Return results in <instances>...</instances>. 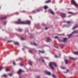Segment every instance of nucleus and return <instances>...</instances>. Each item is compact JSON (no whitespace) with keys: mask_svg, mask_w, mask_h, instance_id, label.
<instances>
[{"mask_svg":"<svg viewBox=\"0 0 78 78\" xmlns=\"http://www.w3.org/2000/svg\"><path fill=\"white\" fill-rule=\"evenodd\" d=\"M19 30L20 32H21L22 31V30L21 29H19Z\"/></svg>","mask_w":78,"mask_h":78,"instance_id":"27","label":"nucleus"},{"mask_svg":"<svg viewBox=\"0 0 78 78\" xmlns=\"http://www.w3.org/2000/svg\"><path fill=\"white\" fill-rule=\"evenodd\" d=\"M13 63L14 65H16V63L14 61H13Z\"/></svg>","mask_w":78,"mask_h":78,"instance_id":"28","label":"nucleus"},{"mask_svg":"<svg viewBox=\"0 0 78 78\" xmlns=\"http://www.w3.org/2000/svg\"><path fill=\"white\" fill-rule=\"evenodd\" d=\"M0 8H1V7H0Z\"/></svg>","mask_w":78,"mask_h":78,"instance_id":"51","label":"nucleus"},{"mask_svg":"<svg viewBox=\"0 0 78 78\" xmlns=\"http://www.w3.org/2000/svg\"><path fill=\"white\" fill-rule=\"evenodd\" d=\"M32 36V35H30V38H32V37H31Z\"/></svg>","mask_w":78,"mask_h":78,"instance_id":"47","label":"nucleus"},{"mask_svg":"<svg viewBox=\"0 0 78 78\" xmlns=\"http://www.w3.org/2000/svg\"><path fill=\"white\" fill-rule=\"evenodd\" d=\"M50 12L52 14H54V12L51 9H49Z\"/></svg>","mask_w":78,"mask_h":78,"instance_id":"8","label":"nucleus"},{"mask_svg":"<svg viewBox=\"0 0 78 78\" xmlns=\"http://www.w3.org/2000/svg\"><path fill=\"white\" fill-rule=\"evenodd\" d=\"M10 71L9 69L8 68H7L6 69V71L7 72H8L9 71Z\"/></svg>","mask_w":78,"mask_h":78,"instance_id":"25","label":"nucleus"},{"mask_svg":"<svg viewBox=\"0 0 78 78\" xmlns=\"http://www.w3.org/2000/svg\"><path fill=\"white\" fill-rule=\"evenodd\" d=\"M9 75L10 76H11L12 75V74H9Z\"/></svg>","mask_w":78,"mask_h":78,"instance_id":"31","label":"nucleus"},{"mask_svg":"<svg viewBox=\"0 0 78 78\" xmlns=\"http://www.w3.org/2000/svg\"><path fill=\"white\" fill-rule=\"evenodd\" d=\"M64 73H67L66 72H64Z\"/></svg>","mask_w":78,"mask_h":78,"instance_id":"48","label":"nucleus"},{"mask_svg":"<svg viewBox=\"0 0 78 78\" xmlns=\"http://www.w3.org/2000/svg\"><path fill=\"white\" fill-rule=\"evenodd\" d=\"M66 71L67 72H69V69H67Z\"/></svg>","mask_w":78,"mask_h":78,"instance_id":"43","label":"nucleus"},{"mask_svg":"<svg viewBox=\"0 0 78 78\" xmlns=\"http://www.w3.org/2000/svg\"><path fill=\"white\" fill-rule=\"evenodd\" d=\"M24 72V71H22L21 69H20L18 72H17V73L18 74H20L21 73V72Z\"/></svg>","mask_w":78,"mask_h":78,"instance_id":"6","label":"nucleus"},{"mask_svg":"<svg viewBox=\"0 0 78 78\" xmlns=\"http://www.w3.org/2000/svg\"><path fill=\"white\" fill-rule=\"evenodd\" d=\"M44 73L49 75H51V73L50 72H49L48 71H45Z\"/></svg>","mask_w":78,"mask_h":78,"instance_id":"5","label":"nucleus"},{"mask_svg":"<svg viewBox=\"0 0 78 78\" xmlns=\"http://www.w3.org/2000/svg\"><path fill=\"white\" fill-rule=\"evenodd\" d=\"M20 60H22L23 59V58H20Z\"/></svg>","mask_w":78,"mask_h":78,"instance_id":"45","label":"nucleus"},{"mask_svg":"<svg viewBox=\"0 0 78 78\" xmlns=\"http://www.w3.org/2000/svg\"><path fill=\"white\" fill-rule=\"evenodd\" d=\"M20 66H23V64H21V63H20Z\"/></svg>","mask_w":78,"mask_h":78,"instance_id":"34","label":"nucleus"},{"mask_svg":"<svg viewBox=\"0 0 78 78\" xmlns=\"http://www.w3.org/2000/svg\"><path fill=\"white\" fill-rule=\"evenodd\" d=\"M68 78H70L69 77H68Z\"/></svg>","mask_w":78,"mask_h":78,"instance_id":"50","label":"nucleus"},{"mask_svg":"<svg viewBox=\"0 0 78 78\" xmlns=\"http://www.w3.org/2000/svg\"><path fill=\"white\" fill-rule=\"evenodd\" d=\"M55 39H57V38H58V36H55Z\"/></svg>","mask_w":78,"mask_h":78,"instance_id":"29","label":"nucleus"},{"mask_svg":"<svg viewBox=\"0 0 78 78\" xmlns=\"http://www.w3.org/2000/svg\"><path fill=\"white\" fill-rule=\"evenodd\" d=\"M21 39L22 40H24V38H21Z\"/></svg>","mask_w":78,"mask_h":78,"instance_id":"39","label":"nucleus"},{"mask_svg":"<svg viewBox=\"0 0 78 78\" xmlns=\"http://www.w3.org/2000/svg\"><path fill=\"white\" fill-rule=\"evenodd\" d=\"M41 60H42V61L43 62H44V60H43V59H42V58H41Z\"/></svg>","mask_w":78,"mask_h":78,"instance_id":"37","label":"nucleus"},{"mask_svg":"<svg viewBox=\"0 0 78 78\" xmlns=\"http://www.w3.org/2000/svg\"><path fill=\"white\" fill-rule=\"evenodd\" d=\"M55 58H58V56H57V55H55Z\"/></svg>","mask_w":78,"mask_h":78,"instance_id":"44","label":"nucleus"},{"mask_svg":"<svg viewBox=\"0 0 78 78\" xmlns=\"http://www.w3.org/2000/svg\"><path fill=\"white\" fill-rule=\"evenodd\" d=\"M29 63L30 66H32V63H33V62H31V61H29Z\"/></svg>","mask_w":78,"mask_h":78,"instance_id":"17","label":"nucleus"},{"mask_svg":"<svg viewBox=\"0 0 78 78\" xmlns=\"http://www.w3.org/2000/svg\"><path fill=\"white\" fill-rule=\"evenodd\" d=\"M14 44L15 45H19V43L18 42H14Z\"/></svg>","mask_w":78,"mask_h":78,"instance_id":"15","label":"nucleus"},{"mask_svg":"<svg viewBox=\"0 0 78 78\" xmlns=\"http://www.w3.org/2000/svg\"><path fill=\"white\" fill-rule=\"evenodd\" d=\"M29 52L30 53H32V51L30 50H29Z\"/></svg>","mask_w":78,"mask_h":78,"instance_id":"41","label":"nucleus"},{"mask_svg":"<svg viewBox=\"0 0 78 78\" xmlns=\"http://www.w3.org/2000/svg\"><path fill=\"white\" fill-rule=\"evenodd\" d=\"M78 33V31L76 30L73 31V32L72 33V34H76V33Z\"/></svg>","mask_w":78,"mask_h":78,"instance_id":"14","label":"nucleus"},{"mask_svg":"<svg viewBox=\"0 0 78 78\" xmlns=\"http://www.w3.org/2000/svg\"><path fill=\"white\" fill-rule=\"evenodd\" d=\"M51 41V40L50 38L48 37L47 38L46 41L47 42H50Z\"/></svg>","mask_w":78,"mask_h":78,"instance_id":"10","label":"nucleus"},{"mask_svg":"<svg viewBox=\"0 0 78 78\" xmlns=\"http://www.w3.org/2000/svg\"><path fill=\"white\" fill-rule=\"evenodd\" d=\"M53 65L56 67H57V64L55 62H51L49 63V66L53 70H55V69L53 67Z\"/></svg>","mask_w":78,"mask_h":78,"instance_id":"2","label":"nucleus"},{"mask_svg":"<svg viewBox=\"0 0 78 78\" xmlns=\"http://www.w3.org/2000/svg\"><path fill=\"white\" fill-rule=\"evenodd\" d=\"M72 34H73L72 33L70 34H69L68 35L69 38H70L72 37H73Z\"/></svg>","mask_w":78,"mask_h":78,"instance_id":"11","label":"nucleus"},{"mask_svg":"<svg viewBox=\"0 0 78 78\" xmlns=\"http://www.w3.org/2000/svg\"><path fill=\"white\" fill-rule=\"evenodd\" d=\"M72 2L73 4L76 7H78V5L76 3L74 0H72Z\"/></svg>","mask_w":78,"mask_h":78,"instance_id":"3","label":"nucleus"},{"mask_svg":"<svg viewBox=\"0 0 78 78\" xmlns=\"http://www.w3.org/2000/svg\"><path fill=\"white\" fill-rule=\"evenodd\" d=\"M35 12V10H33V11H32V12Z\"/></svg>","mask_w":78,"mask_h":78,"instance_id":"46","label":"nucleus"},{"mask_svg":"<svg viewBox=\"0 0 78 78\" xmlns=\"http://www.w3.org/2000/svg\"><path fill=\"white\" fill-rule=\"evenodd\" d=\"M7 18V16H5L4 17H0V19L1 20H2L6 19Z\"/></svg>","mask_w":78,"mask_h":78,"instance_id":"9","label":"nucleus"},{"mask_svg":"<svg viewBox=\"0 0 78 78\" xmlns=\"http://www.w3.org/2000/svg\"><path fill=\"white\" fill-rule=\"evenodd\" d=\"M51 0H48L45 2V3L48 4L49 3H51Z\"/></svg>","mask_w":78,"mask_h":78,"instance_id":"7","label":"nucleus"},{"mask_svg":"<svg viewBox=\"0 0 78 78\" xmlns=\"http://www.w3.org/2000/svg\"><path fill=\"white\" fill-rule=\"evenodd\" d=\"M34 45H35V46L37 45V44L35 43H34Z\"/></svg>","mask_w":78,"mask_h":78,"instance_id":"30","label":"nucleus"},{"mask_svg":"<svg viewBox=\"0 0 78 78\" xmlns=\"http://www.w3.org/2000/svg\"><path fill=\"white\" fill-rule=\"evenodd\" d=\"M65 63H66V64H68V63L69 62V61H68V60L67 59H65Z\"/></svg>","mask_w":78,"mask_h":78,"instance_id":"16","label":"nucleus"},{"mask_svg":"<svg viewBox=\"0 0 78 78\" xmlns=\"http://www.w3.org/2000/svg\"><path fill=\"white\" fill-rule=\"evenodd\" d=\"M70 58L72 60H75V59L71 57H70Z\"/></svg>","mask_w":78,"mask_h":78,"instance_id":"26","label":"nucleus"},{"mask_svg":"<svg viewBox=\"0 0 78 78\" xmlns=\"http://www.w3.org/2000/svg\"><path fill=\"white\" fill-rule=\"evenodd\" d=\"M8 42H12V41H8Z\"/></svg>","mask_w":78,"mask_h":78,"instance_id":"36","label":"nucleus"},{"mask_svg":"<svg viewBox=\"0 0 78 78\" xmlns=\"http://www.w3.org/2000/svg\"><path fill=\"white\" fill-rule=\"evenodd\" d=\"M68 13H69L70 14H73V13L72 12H69Z\"/></svg>","mask_w":78,"mask_h":78,"instance_id":"24","label":"nucleus"},{"mask_svg":"<svg viewBox=\"0 0 78 78\" xmlns=\"http://www.w3.org/2000/svg\"><path fill=\"white\" fill-rule=\"evenodd\" d=\"M74 54L76 55H78V51H75L73 52Z\"/></svg>","mask_w":78,"mask_h":78,"instance_id":"19","label":"nucleus"},{"mask_svg":"<svg viewBox=\"0 0 78 78\" xmlns=\"http://www.w3.org/2000/svg\"><path fill=\"white\" fill-rule=\"evenodd\" d=\"M39 52H40L42 53H44V51H39Z\"/></svg>","mask_w":78,"mask_h":78,"instance_id":"20","label":"nucleus"},{"mask_svg":"<svg viewBox=\"0 0 78 78\" xmlns=\"http://www.w3.org/2000/svg\"><path fill=\"white\" fill-rule=\"evenodd\" d=\"M2 69V68H1V66H0V71Z\"/></svg>","mask_w":78,"mask_h":78,"instance_id":"42","label":"nucleus"},{"mask_svg":"<svg viewBox=\"0 0 78 78\" xmlns=\"http://www.w3.org/2000/svg\"><path fill=\"white\" fill-rule=\"evenodd\" d=\"M48 29V27H46L45 28V30H47Z\"/></svg>","mask_w":78,"mask_h":78,"instance_id":"33","label":"nucleus"},{"mask_svg":"<svg viewBox=\"0 0 78 78\" xmlns=\"http://www.w3.org/2000/svg\"><path fill=\"white\" fill-rule=\"evenodd\" d=\"M37 78H40V77L39 76H37Z\"/></svg>","mask_w":78,"mask_h":78,"instance_id":"40","label":"nucleus"},{"mask_svg":"<svg viewBox=\"0 0 78 78\" xmlns=\"http://www.w3.org/2000/svg\"><path fill=\"white\" fill-rule=\"evenodd\" d=\"M58 40L59 41V42H62L63 41H62V40L60 39L59 38H58Z\"/></svg>","mask_w":78,"mask_h":78,"instance_id":"21","label":"nucleus"},{"mask_svg":"<svg viewBox=\"0 0 78 78\" xmlns=\"http://www.w3.org/2000/svg\"><path fill=\"white\" fill-rule=\"evenodd\" d=\"M67 38H64L63 39V40L62 41V42H65L66 41H67Z\"/></svg>","mask_w":78,"mask_h":78,"instance_id":"12","label":"nucleus"},{"mask_svg":"<svg viewBox=\"0 0 78 78\" xmlns=\"http://www.w3.org/2000/svg\"><path fill=\"white\" fill-rule=\"evenodd\" d=\"M61 16L62 18H64L66 17V14L64 13H62Z\"/></svg>","mask_w":78,"mask_h":78,"instance_id":"4","label":"nucleus"},{"mask_svg":"<svg viewBox=\"0 0 78 78\" xmlns=\"http://www.w3.org/2000/svg\"><path fill=\"white\" fill-rule=\"evenodd\" d=\"M78 27V25H76L75 26H74L73 28H72L73 30L75 29Z\"/></svg>","mask_w":78,"mask_h":78,"instance_id":"13","label":"nucleus"},{"mask_svg":"<svg viewBox=\"0 0 78 78\" xmlns=\"http://www.w3.org/2000/svg\"><path fill=\"white\" fill-rule=\"evenodd\" d=\"M44 8L45 9H46L48 8V7L47 5H45L44 6Z\"/></svg>","mask_w":78,"mask_h":78,"instance_id":"18","label":"nucleus"},{"mask_svg":"<svg viewBox=\"0 0 78 78\" xmlns=\"http://www.w3.org/2000/svg\"><path fill=\"white\" fill-rule=\"evenodd\" d=\"M15 23L17 24H30V21H27L26 22L24 21H20V19L18 20V21L16 22Z\"/></svg>","mask_w":78,"mask_h":78,"instance_id":"1","label":"nucleus"},{"mask_svg":"<svg viewBox=\"0 0 78 78\" xmlns=\"http://www.w3.org/2000/svg\"><path fill=\"white\" fill-rule=\"evenodd\" d=\"M67 23L68 24L70 23V21H68L67 22Z\"/></svg>","mask_w":78,"mask_h":78,"instance_id":"35","label":"nucleus"},{"mask_svg":"<svg viewBox=\"0 0 78 78\" xmlns=\"http://www.w3.org/2000/svg\"><path fill=\"white\" fill-rule=\"evenodd\" d=\"M7 23V22H4V25H5L6 23Z\"/></svg>","mask_w":78,"mask_h":78,"instance_id":"32","label":"nucleus"},{"mask_svg":"<svg viewBox=\"0 0 78 78\" xmlns=\"http://www.w3.org/2000/svg\"><path fill=\"white\" fill-rule=\"evenodd\" d=\"M36 10H37V12H39V11H40L38 9H37Z\"/></svg>","mask_w":78,"mask_h":78,"instance_id":"38","label":"nucleus"},{"mask_svg":"<svg viewBox=\"0 0 78 78\" xmlns=\"http://www.w3.org/2000/svg\"><path fill=\"white\" fill-rule=\"evenodd\" d=\"M57 48H58V47H57Z\"/></svg>","mask_w":78,"mask_h":78,"instance_id":"49","label":"nucleus"},{"mask_svg":"<svg viewBox=\"0 0 78 78\" xmlns=\"http://www.w3.org/2000/svg\"><path fill=\"white\" fill-rule=\"evenodd\" d=\"M52 76L53 77L56 78V76L54 74H52Z\"/></svg>","mask_w":78,"mask_h":78,"instance_id":"22","label":"nucleus"},{"mask_svg":"<svg viewBox=\"0 0 78 78\" xmlns=\"http://www.w3.org/2000/svg\"><path fill=\"white\" fill-rule=\"evenodd\" d=\"M2 76L4 77H7V75H6V74H4Z\"/></svg>","mask_w":78,"mask_h":78,"instance_id":"23","label":"nucleus"}]
</instances>
